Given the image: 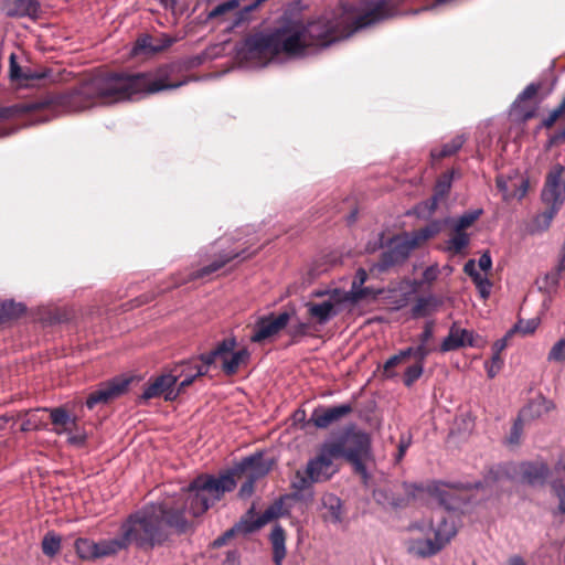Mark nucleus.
<instances>
[{"mask_svg":"<svg viewBox=\"0 0 565 565\" xmlns=\"http://www.w3.org/2000/svg\"><path fill=\"white\" fill-rule=\"evenodd\" d=\"M388 15L390 6L385 0L376 1L359 15L344 11L334 22L326 17L305 21L286 12L268 31L246 38L238 55L255 66H265L271 61L303 58L317 49L347 39Z\"/></svg>","mask_w":565,"mask_h":565,"instance_id":"nucleus-1","label":"nucleus"},{"mask_svg":"<svg viewBox=\"0 0 565 565\" xmlns=\"http://www.w3.org/2000/svg\"><path fill=\"white\" fill-rule=\"evenodd\" d=\"M234 489L235 482L228 475L217 479L212 475H200L177 495L149 504L129 515L120 525V531L129 545L153 548L168 539L169 529L177 533L188 532L193 519L205 513Z\"/></svg>","mask_w":565,"mask_h":565,"instance_id":"nucleus-2","label":"nucleus"},{"mask_svg":"<svg viewBox=\"0 0 565 565\" xmlns=\"http://www.w3.org/2000/svg\"><path fill=\"white\" fill-rule=\"evenodd\" d=\"M173 65H164L153 72L124 74L110 73L97 75L82 82L65 94L50 95L38 100L24 102L10 108H0V118L14 114L45 111L36 121H46L60 113L81 111L98 102L113 104L132 99L138 95L154 94L163 89L178 88L185 84L172 82Z\"/></svg>","mask_w":565,"mask_h":565,"instance_id":"nucleus-3","label":"nucleus"},{"mask_svg":"<svg viewBox=\"0 0 565 565\" xmlns=\"http://www.w3.org/2000/svg\"><path fill=\"white\" fill-rule=\"evenodd\" d=\"M327 443L340 449L337 456L348 459L353 465L355 472L363 478L367 477L364 465V461L370 457L371 448V440L367 434L356 429L354 425H349L338 436Z\"/></svg>","mask_w":565,"mask_h":565,"instance_id":"nucleus-4","label":"nucleus"},{"mask_svg":"<svg viewBox=\"0 0 565 565\" xmlns=\"http://www.w3.org/2000/svg\"><path fill=\"white\" fill-rule=\"evenodd\" d=\"M340 449L337 446L329 445L327 441L321 446L318 455L308 460L306 470H297L291 482L292 489L303 491L313 483L324 482L332 478L338 471L333 462L338 458L337 452Z\"/></svg>","mask_w":565,"mask_h":565,"instance_id":"nucleus-5","label":"nucleus"},{"mask_svg":"<svg viewBox=\"0 0 565 565\" xmlns=\"http://www.w3.org/2000/svg\"><path fill=\"white\" fill-rule=\"evenodd\" d=\"M541 199L545 211L536 215L534 226L539 231L547 230L565 202V167L555 164L547 172Z\"/></svg>","mask_w":565,"mask_h":565,"instance_id":"nucleus-6","label":"nucleus"},{"mask_svg":"<svg viewBox=\"0 0 565 565\" xmlns=\"http://www.w3.org/2000/svg\"><path fill=\"white\" fill-rule=\"evenodd\" d=\"M337 292L339 288L312 291L311 297L323 298L321 301L310 300L305 303L312 322L324 326L341 312L344 305H348L341 295H335Z\"/></svg>","mask_w":565,"mask_h":565,"instance_id":"nucleus-7","label":"nucleus"},{"mask_svg":"<svg viewBox=\"0 0 565 565\" xmlns=\"http://www.w3.org/2000/svg\"><path fill=\"white\" fill-rule=\"evenodd\" d=\"M433 521L415 522L408 526L409 537L406 540L408 554L427 558L436 555L440 550V543L434 537Z\"/></svg>","mask_w":565,"mask_h":565,"instance_id":"nucleus-8","label":"nucleus"},{"mask_svg":"<svg viewBox=\"0 0 565 565\" xmlns=\"http://www.w3.org/2000/svg\"><path fill=\"white\" fill-rule=\"evenodd\" d=\"M284 502L281 500L276 501L274 504L268 507L258 518L254 519L253 508L247 512V514L237 523L233 529L227 531L223 537H220L215 541L216 545H221L225 537L232 536L234 532H239L243 534L253 533L270 521L279 518L284 514Z\"/></svg>","mask_w":565,"mask_h":565,"instance_id":"nucleus-9","label":"nucleus"},{"mask_svg":"<svg viewBox=\"0 0 565 565\" xmlns=\"http://www.w3.org/2000/svg\"><path fill=\"white\" fill-rule=\"evenodd\" d=\"M419 246L413 233H405L391 241L390 247L382 254V268L403 263L408 258L412 250Z\"/></svg>","mask_w":565,"mask_h":565,"instance_id":"nucleus-10","label":"nucleus"},{"mask_svg":"<svg viewBox=\"0 0 565 565\" xmlns=\"http://www.w3.org/2000/svg\"><path fill=\"white\" fill-rule=\"evenodd\" d=\"M271 469V461L266 459L263 455H253L250 457H247L243 459L233 471L222 473L220 476H213L214 478H221L223 476H231L234 482L235 475L238 478H248L250 480H258L259 478H263L266 476Z\"/></svg>","mask_w":565,"mask_h":565,"instance_id":"nucleus-11","label":"nucleus"},{"mask_svg":"<svg viewBox=\"0 0 565 565\" xmlns=\"http://www.w3.org/2000/svg\"><path fill=\"white\" fill-rule=\"evenodd\" d=\"M290 320V315L285 311L278 316L273 313L259 318L254 327V333L250 337V341L260 343L276 334H278L284 328L287 327Z\"/></svg>","mask_w":565,"mask_h":565,"instance_id":"nucleus-12","label":"nucleus"},{"mask_svg":"<svg viewBox=\"0 0 565 565\" xmlns=\"http://www.w3.org/2000/svg\"><path fill=\"white\" fill-rule=\"evenodd\" d=\"M177 382L178 375H172L171 373L161 374L148 383L140 399L147 402L162 396L166 401L172 402L179 396V392L175 388Z\"/></svg>","mask_w":565,"mask_h":565,"instance_id":"nucleus-13","label":"nucleus"},{"mask_svg":"<svg viewBox=\"0 0 565 565\" xmlns=\"http://www.w3.org/2000/svg\"><path fill=\"white\" fill-rule=\"evenodd\" d=\"M129 383L130 380L128 379L115 377L109 382L100 384L96 391L88 395L85 403L87 408L93 409L97 404H106L122 395Z\"/></svg>","mask_w":565,"mask_h":565,"instance_id":"nucleus-14","label":"nucleus"},{"mask_svg":"<svg viewBox=\"0 0 565 565\" xmlns=\"http://www.w3.org/2000/svg\"><path fill=\"white\" fill-rule=\"evenodd\" d=\"M465 347L480 348L482 347V341L472 330L461 328L458 323H452L448 335L440 344V351L445 353L456 351Z\"/></svg>","mask_w":565,"mask_h":565,"instance_id":"nucleus-15","label":"nucleus"},{"mask_svg":"<svg viewBox=\"0 0 565 565\" xmlns=\"http://www.w3.org/2000/svg\"><path fill=\"white\" fill-rule=\"evenodd\" d=\"M367 273L363 268H359L355 273V276L353 278L351 289L345 291L342 289H339V292L335 295H341L343 299L348 302V305H355L359 301L366 299L369 297L375 298L377 295L381 294V290H375L371 287H364L363 285L367 280Z\"/></svg>","mask_w":565,"mask_h":565,"instance_id":"nucleus-16","label":"nucleus"},{"mask_svg":"<svg viewBox=\"0 0 565 565\" xmlns=\"http://www.w3.org/2000/svg\"><path fill=\"white\" fill-rule=\"evenodd\" d=\"M470 486L462 483H441L435 488L436 494L443 505L448 510L458 509L461 503L467 501L466 492Z\"/></svg>","mask_w":565,"mask_h":565,"instance_id":"nucleus-17","label":"nucleus"},{"mask_svg":"<svg viewBox=\"0 0 565 565\" xmlns=\"http://www.w3.org/2000/svg\"><path fill=\"white\" fill-rule=\"evenodd\" d=\"M352 412L351 404H341L332 407H318L313 409L310 422L315 427L324 429L339 422Z\"/></svg>","mask_w":565,"mask_h":565,"instance_id":"nucleus-18","label":"nucleus"},{"mask_svg":"<svg viewBox=\"0 0 565 565\" xmlns=\"http://www.w3.org/2000/svg\"><path fill=\"white\" fill-rule=\"evenodd\" d=\"M430 521H433L431 533L443 548L457 533L455 522L449 520L441 511H436Z\"/></svg>","mask_w":565,"mask_h":565,"instance_id":"nucleus-19","label":"nucleus"},{"mask_svg":"<svg viewBox=\"0 0 565 565\" xmlns=\"http://www.w3.org/2000/svg\"><path fill=\"white\" fill-rule=\"evenodd\" d=\"M206 373V366L200 365L196 361H191L181 364L171 374L178 375V380L181 379L179 385L175 386L180 395L196 377L205 375Z\"/></svg>","mask_w":565,"mask_h":565,"instance_id":"nucleus-20","label":"nucleus"},{"mask_svg":"<svg viewBox=\"0 0 565 565\" xmlns=\"http://www.w3.org/2000/svg\"><path fill=\"white\" fill-rule=\"evenodd\" d=\"M250 353L247 349H235L228 350L221 355L222 370L223 372L232 376L236 374L242 366H246L249 362Z\"/></svg>","mask_w":565,"mask_h":565,"instance_id":"nucleus-21","label":"nucleus"},{"mask_svg":"<svg viewBox=\"0 0 565 565\" xmlns=\"http://www.w3.org/2000/svg\"><path fill=\"white\" fill-rule=\"evenodd\" d=\"M520 475L522 480L530 484H542L550 475V468L542 460L523 462L520 466Z\"/></svg>","mask_w":565,"mask_h":565,"instance_id":"nucleus-22","label":"nucleus"},{"mask_svg":"<svg viewBox=\"0 0 565 565\" xmlns=\"http://www.w3.org/2000/svg\"><path fill=\"white\" fill-rule=\"evenodd\" d=\"M495 184L504 201H510L515 196L522 199L525 195L529 186L527 180H522L518 186L512 178H507L504 175H498L495 179Z\"/></svg>","mask_w":565,"mask_h":565,"instance_id":"nucleus-23","label":"nucleus"},{"mask_svg":"<svg viewBox=\"0 0 565 565\" xmlns=\"http://www.w3.org/2000/svg\"><path fill=\"white\" fill-rule=\"evenodd\" d=\"M540 87V84H529L513 103V111L521 120L526 121L534 116L535 109L525 107L524 102L535 97Z\"/></svg>","mask_w":565,"mask_h":565,"instance_id":"nucleus-24","label":"nucleus"},{"mask_svg":"<svg viewBox=\"0 0 565 565\" xmlns=\"http://www.w3.org/2000/svg\"><path fill=\"white\" fill-rule=\"evenodd\" d=\"M129 546L125 534L120 531V535L117 537L104 539L97 542L96 558L114 556Z\"/></svg>","mask_w":565,"mask_h":565,"instance_id":"nucleus-25","label":"nucleus"},{"mask_svg":"<svg viewBox=\"0 0 565 565\" xmlns=\"http://www.w3.org/2000/svg\"><path fill=\"white\" fill-rule=\"evenodd\" d=\"M50 416L54 426L53 431L58 435L72 433L73 428L77 425L76 418L71 417L62 407L50 409Z\"/></svg>","mask_w":565,"mask_h":565,"instance_id":"nucleus-26","label":"nucleus"},{"mask_svg":"<svg viewBox=\"0 0 565 565\" xmlns=\"http://www.w3.org/2000/svg\"><path fill=\"white\" fill-rule=\"evenodd\" d=\"M238 256H239L238 253L221 255L218 259L212 262L210 265L204 266L201 269L191 273L189 275L188 279H178V280H175L173 286L182 285V284L186 282L188 280H193V279L206 277L210 274L215 273L216 270L221 269L228 262H231L232 259H234V258H236Z\"/></svg>","mask_w":565,"mask_h":565,"instance_id":"nucleus-27","label":"nucleus"},{"mask_svg":"<svg viewBox=\"0 0 565 565\" xmlns=\"http://www.w3.org/2000/svg\"><path fill=\"white\" fill-rule=\"evenodd\" d=\"M322 508L326 510L323 519L331 523H340L342 521V502L332 494L326 493L321 498Z\"/></svg>","mask_w":565,"mask_h":565,"instance_id":"nucleus-28","label":"nucleus"},{"mask_svg":"<svg viewBox=\"0 0 565 565\" xmlns=\"http://www.w3.org/2000/svg\"><path fill=\"white\" fill-rule=\"evenodd\" d=\"M273 546V558L275 565H281L286 556V533L281 525L276 524L269 536Z\"/></svg>","mask_w":565,"mask_h":565,"instance_id":"nucleus-29","label":"nucleus"},{"mask_svg":"<svg viewBox=\"0 0 565 565\" xmlns=\"http://www.w3.org/2000/svg\"><path fill=\"white\" fill-rule=\"evenodd\" d=\"M39 10L40 6L35 0H13L7 7V15L35 18Z\"/></svg>","mask_w":565,"mask_h":565,"instance_id":"nucleus-30","label":"nucleus"},{"mask_svg":"<svg viewBox=\"0 0 565 565\" xmlns=\"http://www.w3.org/2000/svg\"><path fill=\"white\" fill-rule=\"evenodd\" d=\"M452 182V173H444L435 185L434 196L430 201L423 204L425 209L428 210L429 213H433L436 210L438 200L443 199L448 194L451 188Z\"/></svg>","mask_w":565,"mask_h":565,"instance_id":"nucleus-31","label":"nucleus"},{"mask_svg":"<svg viewBox=\"0 0 565 565\" xmlns=\"http://www.w3.org/2000/svg\"><path fill=\"white\" fill-rule=\"evenodd\" d=\"M47 411V408H35L17 413L18 419L23 418L21 430L32 431L42 428L44 426V420L40 414Z\"/></svg>","mask_w":565,"mask_h":565,"instance_id":"nucleus-32","label":"nucleus"},{"mask_svg":"<svg viewBox=\"0 0 565 565\" xmlns=\"http://www.w3.org/2000/svg\"><path fill=\"white\" fill-rule=\"evenodd\" d=\"M173 43L171 38L164 36L160 42L153 41L151 36H143L136 42V45L132 50L134 54H138L139 52L147 53H157Z\"/></svg>","mask_w":565,"mask_h":565,"instance_id":"nucleus-33","label":"nucleus"},{"mask_svg":"<svg viewBox=\"0 0 565 565\" xmlns=\"http://www.w3.org/2000/svg\"><path fill=\"white\" fill-rule=\"evenodd\" d=\"M236 340L234 338L224 339L221 343L216 345V348L207 353L201 354L200 360L202 361V366H206L209 371V366L213 364L216 360H221V355L232 349H235Z\"/></svg>","mask_w":565,"mask_h":565,"instance_id":"nucleus-34","label":"nucleus"},{"mask_svg":"<svg viewBox=\"0 0 565 565\" xmlns=\"http://www.w3.org/2000/svg\"><path fill=\"white\" fill-rule=\"evenodd\" d=\"M465 137L462 135H458L454 137L449 142L445 143L440 150L434 149L430 154L434 160H439L441 158L450 157L455 154L465 143Z\"/></svg>","mask_w":565,"mask_h":565,"instance_id":"nucleus-35","label":"nucleus"},{"mask_svg":"<svg viewBox=\"0 0 565 565\" xmlns=\"http://www.w3.org/2000/svg\"><path fill=\"white\" fill-rule=\"evenodd\" d=\"M438 307V301L429 296L419 298L415 306L412 308V315L414 318L427 317L435 312Z\"/></svg>","mask_w":565,"mask_h":565,"instance_id":"nucleus-36","label":"nucleus"},{"mask_svg":"<svg viewBox=\"0 0 565 565\" xmlns=\"http://www.w3.org/2000/svg\"><path fill=\"white\" fill-rule=\"evenodd\" d=\"M96 547L97 542H94L89 539L79 537L75 541V550L77 555L84 559H95L96 558Z\"/></svg>","mask_w":565,"mask_h":565,"instance_id":"nucleus-37","label":"nucleus"},{"mask_svg":"<svg viewBox=\"0 0 565 565\" xmlns=\"http://www.w3.org/2000/svg\"><path fill=\"white\" fill-rule=\"evenodd\" d=\"M470 238L469 235L462 231L455 232V234L447 241L446 249L454 253L460 254L468 245Z\"/></svg>","mask_w":565,"mask_h":565,"instance_id":"nucleus-38","label":"nucleus"},{"mask_svg":"<svg viewBox=\"0 0 565 565\" xmlns=\"http://www.w3.org/2000/svg\"><path fill=\"white\" fill-rule=\"evenodd\" d=\"M540 326L539 318H532L529 320L520 319L514 327L508 331V335H513L514 333H521L522 335H530L535 332L537 327Z\"/></svg>","mask_w":565,"mask_h":565,"instance_id":"nucleus-39","label":"nucleus"},{"mask_svg":"<svg viewBox=\"0 0 565 565\" xmlns=\"http://www.w3.org/2000/svg\"><path fill=\"white\" fill-rule=\"evenodd\" d=\"M61 548V537L54 532H49L42 540V552L47 556H54Z\"/></svg>","mask_w":565,"mask_h":565,"instance_id":"nucleus-40","label":"nucleus"},{"mask_svg":"<svg viewBox=\"0 0 565 565\" xmlns=\"http://www.w3.org/2000/svg\"><path fill=\"white\" fill-rule=\"evenodd\" d=\"M441 228H443V223L440 221H434V222L429 223L427 226H425L418 231H414L412 233L414 234V236L416 237L417 242L420 245L428 238L437 235L441 231Z\"/></svg>","mask_w":565,"mask_h":565,"instance_id":"nucleus-41","label":"nucleus"},{"mask_svg":"<svg viewBox=\"0 0 565 565\" xmlns=\"http://www.w3.org/2000/svg\"><path fill=\"white\" fill-rule=\"evenodd\" d=\"M44 79H50L54 82L55 78L52 76V72L50 70H31L28 68L24 71L23 76L20 81V84L28 85L30 82H40Z\"/></svg>","mask_w":565,"mask_h":565,"instance_id":"nucleus-42","label":"nucleus"},{"mask_svg":"<svg viewBox=\"0 0 565 565\" xmlns=\"http://www.w3.org/2000/svg\"><path fill=\"white\" fill-rule=\"evenodd\" d=\"M482 210H475L462 214L454 225L455 232H465L466 228L471 226L481 215Z\"/></svg>","mask_w":565,"mask_h":565,"instance_id":"nucleus-43","label":"nucleus"},{"mask_svg":"<svg viewBox=\"0 0 565 565\" xmlns=\"http://www.w3.org/2000/svg\"><path fill=\"white\" fill-rule=\"evenodd\" d=\"M24 308L13 301H4L0 305V322L18 317Z\"/></svg>","mask_w":565,"mask_h":565,"instance_id":"nucleus-44","label":"nucleus"},{"mask_svg":"<svg viewBox=\"0 0 565 565\" xmlns=\"http://www.w3.org/2000/svg\"><path fill=\"white\" fill-rule=\"evenodd\" d=\"M423 372V363L408 366L404 373V384L408 387L412 386L422 376Z\"/></svg>","mask_w":565,"mask_h":565,"instance_id":"nucleus-45","label":"nucleus"},{"mask_svg":"<svg viewBox=\"0 0 565 565\" xmlns=\"http://www.w3.org/2000/svg\"><path fill=\"white\" fill-rule=\"evenodd\" d=\"M480 296L483 299H487L491 292L492 282L489 280V278L486 275H476V277L472 279Z\"/></svg>","mask_w":565,"mask_h":565,"instance_id":"nucleus-46","label":"nucleus"},{"mask_svg":"<svg viewBox=\"0 0 565 565\" xmlns=\"http://www.w3.org/2000/svg\"><path fill=\"white\" fill-rule=\"evenodd\" d=\"M239 6V1L238 0H228V1H225L218 6H216L210 13H209V18L213 19V18H216V17H220V15H223L224 13L228 12V11H233L235 10L236 8H238Z\"/></svg>","mask_w":565,"mask_h":565,"instance_id":"nucleus-47","label":"nucleus"},{"mask_svg":"<svg viewBox=\"0 0 565 565\" xmlns=\"http://www.w3.org/2000/svg\"><path fill=\"white\" fill-rule=\"evenodd\" d=\"M548 361L562 362L565 361V339L558 340L551 349Z\"/></svg>","mask_w":565,"mask_h":565,"instance_id":"nucleus-48","label":"nucleus"},{"mask_svg":"<svg viewBox=\"0 0 565 565\" xmlns=\"http://www.w3.org/2000/svg\"><path fill=\"white\" fill-rule=\"evenodd\" d=\"M552 489L558 500L557 510L561 514L565 515V483L554 482Z\"/></svg>","mask_w":565,"mask_h":565,"instance_id":"nucleus-49","label":"nucleus"},{"mask_svg":"<svg viewBox=\"0 0 565 565\" xmlns=\"http://www.w3.org/2000/svg\"><path fill=\"white\" fill-rule=\"evenodd\" d=\"M10 78L12 81L19 82L21 81L23 73L25 70H22L19 64L17 63L15 54L12 53L10 55Z\"/></svg>","mask_w":565,"mask_h":565,"instance_id":"nucleus-50","label":"nucleus"},{"mask_svg":"<svg viewBox=\"0 0 565 565\" xmlns=\"http://www.w3.org/2000/svg\"><path fill=\"white\" fill-rule=\"evenodd\" d=\"M502 365H503V360L501 359V356H499L498 354L492 355L491 363L490 364L486 363L488 376L490 379L494 377L501 370Z\"/></svg>","mask_w":565,"mask_h":565,"instance_id":"nucleus-51","label":"nucleus"},{"mask_svg":"<svg viewBox=\"0 0 565 565\" xmlns=\"http://www.w3.org/2000/svg\"><path fill=\"white\" fill-rule=\"evenodd\" d=\"M565 270V252L563 250V255L559 259L557 270L555 273L547 274L545 279L551 281L552 286H557L559 282V273Z\"/></svg>","mask_w":565,"mask_h":565,"instance_id":"nucleus-52","label":"nucleus"},{"mask_svg":"<svg viewBox=\"0 0 565 565\" xmlns=\"http://www.w3.org/2000/svg\"><path fill=\"white\" fill-rule=\"evenodd\" d=\"M403 362V360L401 359V356L397 354L391 356L384 364L383 366V372H384V375L386 377H393L395 374L392 372V369L395 367L396 365L401 364Z\"/></svg>","mask_w":565,"mask_h":565,"instance_id":"nucleus-53","label":"nucleus"},{"mask_svg":"<svg viewBox=\"0 0 565 565\" xmlns=\"http://www.w3.org/2000/svg\"><path fill=\"white\" fill-rule=\"evenodd\" d=\"M308 330H309V323H306V322H298L296 324H292L288 332L289 334L292 337V338H296V337H302V335H306L308 333Z\"/></svg>","mask_w":565,"mask_h":565,"instance_id":"nucleus-54","label":"nucleus"},{"mask_svg":"<svg viewBox=\"0 0 565 565\" xmlns=\"http://www.w3.org/2000/svg\"><path fill=\"white\" fill-rule=\"evenodd\" d=\"M439 275V268L437 265L427 267L423 273V282L431 284L437 279Z\"/></svg>","mask_w":565,"mask_h":565,"instance_id":"nucleus-55","label":"nucleus"},{"mask_svg":"<svg viewBox=\"0 0 565 565\" xmlns=\"http://www.w3.org/2000/svg\"><path fill=\"white\" fill-rule=\"evenodd\" d=\"M565 141V128L556 131L547 140V148H552L554 146H558Z\"/></svg>","mask_w":565,"mask_h":565,"instance_id":"nucleus-56","label":"nucleus"},{"mask_svg":"<svg viewBox=\"0 0 565 565\" xmlns=\"http://www.w3.org/2000/svg\"><path fill=\"white\" fill-rule=\"evenodd\" d=\"M411 446V437L402 436L398 443V452L396 455V461L399 462L408 447Z\"/></svg>","mask_w":565,"mask_h":565,"instance_id":"nucleus-57","label":"nucleus"},{"mask_svg":"<svg viewBox=\"0 0 565 565\" xmlns=\"http://www.w3.org/2000/svg\"><path fill=\"white\" fill-rule=\"evenodd\" d=\"M245 482L241 486V489H239V497L241 498H248L253 494L254 492V483L255 481L254 480H250L248 478H245Z\"/></svg>","mask_w":565,"mask_h":565,"instance_id":"nucleus-58","label":"nucleus"},{"mask_svg":"<svg viewBox=\"0 0 565 565\" xmlns=\"http://www.w3.org/2000/svg\"><path fill=\"white\" fill-rule=\"evenodd\" d=\"M511 337H512V335H508V333H507L503 338H501V339L497 340V341L493 343V345H492V352H493V353H492V355H497V354H498L499 356H501L500 354H501V352L507 348V345H508V340H509Z\"/></svg>","mask_w":565,"mask_h":565,"instance_id":"nucleus-59","label":"nucleus"},{"mask_svg":"<svg viewBox=\"0 0 565 565\" xmlns=\"http://www.w3.org/2000/svg\"><path fill=\"white\" fill-rule=\"evenodd\" d=\"M429 354V350L426 348L425 343H422L414 348V356L417 359V363H425L427 355Z\"/></svg>","mask_w":565,"mask_h":565,"instance_id":"nucleus-60","label":"nucleus"},{"mask_svg":"<svg viewBox=\"0 0 565 565\" xmlns=\"http://www.w3.org/2000/svg\"><path fill=\"white\" fill-rule=\"evenodd\" d=\"M478 265H479L480 269L483 271H488L491 269L492 260H491V256L489 255V253H483L480 256V258L478 260Z\"/></svg>","mask_w":565,"mask_h":565,"instance_id":"nucleus-61","label":"nucleus"},{"mask_svg":"<svg viewBox=\"0 0 565 565\" xmlns=\"http://www.w3.org/2000/svg\"><path fill=\"white\" fill-rule=\"evenodd\" d=\"M433 333H434L433 323L427 322L424 327L422 334H420V342L426 344L433 338Z\"/></svg>","mask_w":565,"mask_h":565,"instance_id":"nucleus-62","label":"nucleus"},{"mask_svg":"<svg viewBox=\"0 0 565 565\" xmlns=\"http://www.w3.org/2000/svg\"><path fill=\"white\" fill-rule=\"evenodd\" d=\"M463 271L470 276L472 279L476 277V275H480V273L476 268V262L473 259H469L465 266Z\"/></svg>","mask_w":565,"mask_h":565,"instance_id":"nucleus-63","label":"nucleus"},{"mask_svg":"<svg viewBox=\"0 0 565 565\" xmlns=\"http://www.w3.org/2000/svg\"><path fill=\"white\" fill-rule=\"evenodd\" d=\"M85 439H86V435L82 434V433L74 434V435H72V433H70L68 438H67L70 444L77 445V446L83 445L85 443Z\"/></svg>","mask_w":565,"mask_h":565,"instance_id":"nucleus-64","label":"nucleus"}]
</instances>
